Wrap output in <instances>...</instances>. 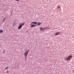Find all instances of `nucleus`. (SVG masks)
<instances>
[{"instance_id": "obj_1", "label": "nucleus", "mask_w": 74, "mask_h": 74, "mask_svg": "<svg viewBox=\"0 0 74 74\" xmlns=\"http://www.w3.org/2000/svg\"><path fill=\"white\" fill-rule=\"evenodd\" d=\"M72 58H73V55H70L66 59V60H70V59H72Z\"/></svg>"}, {"instance_id": "obj_2", "label": "nucleus", "mask_w": 74, "mask_h": 74, "mask_svg": "<svg viewBox=\"0 0 74 74\" xmlns=\"http://www.w3.org/2000/svg\"><path fill=\"white\" fill-rule=\"evenodd\" d=\"M24 25H25V23H21L20 25L18 26V29H20L22 28V26H23Z\"/></svg>"}, {"instance_id": "obj_3", "label": "nucleus", "mask_w": 74, "mask_h": 74, "mask_svg": "<svg viewBox=\"0 0 74 74\" xmlns=\"http://www.w3.org/2000/svg\"><path fill=\"white\" fill-rule=\"evenodd\" d=\"M29 50H28L27 51L25 52L24 53V55L26 57H25V59H26V58H27V55H28V53H29Z\"/></svg>"}, {"instance_id": "obj_4", "label": "nucleus", "mask_w": 74, "mask_h": 74, "mask_svg": "<svg viewBox=\"0 0 74 74\" xmlns=\"http://www.w3.org/2000/svg\"><path fill=\"white\" fill-rule=\"evenodd\" d=\"M45 29V27L42 28V27H40L39 29L41 30H44Z\"/></svg>"}, {"instance_id": "obj_5", "label": "nucleus", "mask_w": 74, "mask_h": 74, "mask_svg": "<svg viewBox=\"0 0 74 74\" xmlns=\"http://www.w3.org/2000/svg\"><path fill=\"white\" fill-rule=\"evenodd\" d=\"M60 33V32H56L55 34V35L56 36H58V35H59Z\"/></svg>"}, {"instance_id": "obj_6", "label": "nucleus", "mask_w": 74, "mask_h": 74, "mask_svg": "<svg viewBox=\"0 0 74 74\" xmlns=\"http://www.w3.org/2000/svg\"><path fill=\"white\" fill-rule=\"evenodd\" d=\"M32 23H33L34 24H35V25H36L37 23V22H31Z\"/></svg>"}, {"instance_id": "obj_7", "label": "nucleus", "mask_w": 74, "mask_h": 74, "mask_svg": "<svg viewBox=\"0 0 74 74\" xmlns=\"http://www.w3.org/2000/svg\"><path fill=\"white\" fill-rule=\"evenodd\" d=\"M37 26H39V25H41V23L40 22H38L37 23Z\"/></svg>"}, {"instance_id": "obj_8", "label": "nucleus", "mask_w": 74, "mask_h": 74, "mask_svg": "<svg viewBox=\"0 0 74 74\" xmlns=\"http://www.w3.org/2000/svg\"><path fill=\"white\" fill-rule=\"evenodd\" d=\"M35 27V25H32L31 26V28H33V27Z\"/></svg>"}, {"instance_id": "obj_9", "label": "nucleus", "mask_w": 74, "mask_h": 74, "mask_svg": "<svg viewBox=\"0 0 74 74\" xmlns=\"http://www.w3.org/2000/svg\"><path fill=\"white\" fill-rule=\"evenodd\" d=\"M5 21V18H4L2 20V22H4Z\"/></svg>"}, {"instance_id": "obj_10", "label": "nucleus", "mask_w": 74, "mask_h": 74, "mask_svg": "<svg viewBox=\"0 0 74 74\" xmlns=\"http://www.w3.org/2000/svg\"><path fill=\"white\" fill-rule=\"evenodd\" d=\"M60 8V5H58V9H59V8Z\"/></svg>"}, {"instance_id": "obj_11", "label": "nucleus", "mask_w": 74, "mask_h": 74, "mask_svg": "<svg viewBox=\"0 0 74 74\" xmlns=\"http://www.w3.org/2000/svg\"><path fill=\"white\" fill-rule=\"evenodd\" d=\"M9 67V66H7L5 69V70H7V69H8Z\"/></svg>"}, {"instance_id": "obj_12", "label": "nucleus", "mask_w": 74, "mask_h": 74, "mask_svg": "<svg viewBox=\"0 0 74 74\" xmlns=\"http://www.w3.org/2000/svg\"><path fill=\"white\" fill-rule=\"evenodd\" d=\"M3 32V30H0V32L1 33H2Z\"/></svg>"}, {"instance_id": "obj_13", "label": "nucleus", "mask_w": 74, "mask_h": 74, "mask_svg": "<svg viewBox=\"0 0 74 74\" xmlns=\"http://www.w3.org/2000/svg\"><path fill=\"white\" fill-rule=\"evenodd\" d=\"M9 73V71H7L6 72V73Z\"/></svg>"}, {"instance_id": "obj_14", "label": "nucleus", "mask_w": 74, "mask_h": 74, "mask_svg": "<svg viewBox=\"0 0 74 74\" xmlns=\"http://www.w3.org/2000/svg\"><path fill=\"white\" fill-rule=\"evenodd\" d=\"M5 52V51L4 50H3V53H4Z\"/></svg>"}, {"instance_id": "obj_15", "label": "nucleus", "mask_w": 74, "mask_h": 74, "mask_svg": "<svg viewBox=\"0 0 74 74\" xmlns=\"http://www.w3.org/2000/svg\"><path fill=\"white\" fill-rule=\"evenodd\" d=\"M19 0H16V1H19Z\"/></svg>"}]
</instances>
